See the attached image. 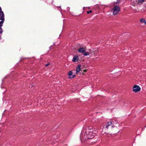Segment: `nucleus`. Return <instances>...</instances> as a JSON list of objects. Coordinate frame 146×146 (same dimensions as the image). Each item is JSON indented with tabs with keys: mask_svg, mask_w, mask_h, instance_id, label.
Returning <instances> with one entry per match:
<instances>
[{
	"mask_svg": "<svg viewBox=\"0 0 146 146\" xmlns=\"http://www.w3.org/2000/svg\"><path fill=\"white\" fill-rule=\"evenodd\" d=\"M72 71H69L68 73V74L70 76L69 77V78H73L75 77V75H72Z\"/></svg>",
	"mask_w": 146,
	"mask_h": 146,
	"instance_id": "obj_7",
	"label": "nucleus"
},
{
	"mask_svg": "<svg viewBox=\"0 0 146 146\" xmlns=\"http://www.w3.org/2000/svg\"><path fill=\"white\" fill-rule=\"evenodd\" d=\"M141 88L138 86L135 85L133 87V90L135 93L139 92Z\"/></svg>",
	"mask_w": 146,
	"mask_h": 146,
	"instance_id": "obj_5",
	"label": "nucleus"
},
{
	"mask_svg": "<svg viewBox=\"0 0 146 146\" xmlns=\"http://www.w3.org/2000/svg\"><path fill=\"white\" fill-rule=\"evenodd\" d=\"M93 131L92 127L89 126L86 127L81 133L80 136V138H83L85 140H86V138L91 139L93 138L94 135L92 133Z\"/></svg>",
	"mask_w": 146,
	"mask_h": 146,
	"instance_id": "obj_1",
	"label": "nucleus"
},
{
	"mask_svg": "<svg viewBox=\"0 0 146 146\" xmlns=\"http://www.w3.org/2000/svg\"><path fill=\"white\" fill-rule=\"evenodd\" d=\"M3 19H0V34L2 32V28L1 27L2 26V25L3 23Z\"/></svg>",
	"mask_w": 146,
	"mask_h": 146,
	"instance_id": "obj_8",
	"label": "nucleus"
},
{
	"mask_svg": "<svg viewBox=\"0 0 146 146\" xmlns=\"http://www.w3.org/2000/svg\"><path fill=\"white\" fill-rule=\"evenodd\" d=\"M81 65H78L76 67V73H78L79 72L80 70Z\"/></svg>",
	"mask_w": 146,
	"mask_h": 146,
	"instance_id": "obj_10",
	"label": "nucleus"
},
{
	"mask_svg": "<svg viewBox=\"0 0 146 146\" xmlns=\"http://www.w3.org/2000/svg\"><path fill=\"white\" fill-rule=\"evenodd\" d=\"M50 64V63L49 62H48L47 64H46L45 65V66L46 67H47V66H48V65H49Z\"/></svg>",
	"mask_w": 146,
	"mask_h": 146,
	"instance_id": "obj_12",
	"label": "nucleus"
},
{
	"mask_svg": "<svg viewBox=\"0 0 146 146\" xmlns=\"http://www.w3.org/2000/svg\"><path fill=\"white\" fill-rule=\"evenodd\" d=\"M92 12V11L90 10L89 11H87V14H89L90 13H91Z\"/></svg>",
	"mask_w": 146,
	"mask_h": 146,
	"instance_id": "obj_13",
	"label": "nucleus"
},
{
	"mask_svg": "<svg viewBox=\"0 0 146 146\" xmlns=\"http://www.w3.org/2000/svg\"><path fill=\"white\" fill-rule=\"evenodd\" d=\"M83 71H84V72H86L87 70H84Z\"/></svg>",
	"mask_w": 146,
	"mask_h": 146,
	"instance_id": "obj_14",
	"label": "nucleus"
},
{
	"mask_svg": "<svg viewBox=\"0 0 146 146\" xmlns=\"http://www.w3.org/2000/svg\"><path fill=\"white\" fill-rule=\"evenodd\" d=\"M86 46H80L78 49V51L79 53L83 54V55H89L90 54H98V51L97 50H90L89 51H86Z\"/></svg>",
	"mask_w": 146,
	"mask_h": 146,
	"instance_id": "obj_2",
	"label": "nucleus"
},
{
	"mask_svg": "<svg viewBox=\"0 0 146 146\" xmlns=\"http://www.w3.org/2000/svg\"><path fill=\"white\" fill-rule=\"evenodd\" d=\"M0 19H3V22L4 20V14L3 12L1 11H0Z\"/></svg>",
	"mask_w": 146,
	"mask_h": 146,
	"instance_id": "obj_9",
	"label": "nucleus"
},
{
	"mask_svg": "<svg viewBox=\"0 0 146 146\" xmlns=\"http://www.w3.org/2000/svg\"><path fill=\"white\" fill-rule=\"evenodd\" d=\"M117 3H114V6L112 10L113 11V14L114 15H117L120 11V8L118 6H115Z\"/></svg>",
	"mask_w": 146,
	"mask_h": 146,
	"instance_id": "obj_4",
	"label": "nucleus"
},
{
	"mask_svg": "<svg viewBox=\"0 0 146 146\" xmlns=\"http://www.w3.org/2000/svg\"><path fill=\"white\" fill-rule=\"evenodd\" d=\"M2 11V9H1V8L0 7V11Z\"/></svg>",
	"mask_w": 146,
	"mask_h": 146,
	"instance_id": "obj_15",
	"label": "nucleus"
},
{
	"mask_svg": "<svg viewBox=\"0 0 146 146\" xmlns=\"http://www.w3.org/2000/svg\"><path fill=\"white\" fill-rule=\"evenodd\" d=\"M144 0H139V3H142L144 1Z\"/></svg>",
	"mask_w": 146,
	"mask_h": 146,
	"instance_id": "obj_11",
	"label": "nucleus"
},
{
	"mask_svg": "<svg viewBox=\"0 0 146 146\" xmlns=\"http://www.w3.org/2000/svg\"><path fill=\"white\" fill-rule=\"evenodd\" d=\"M117 122L115 120H110L109 122L107 123L106 125H104L103 126V129H108L109 127L111 125H113L111 126L112 128H113L115 127V126L113 125L114 124H116L117 123Z\"/></svg>",
	"mask_w": 146,
	"mask_h": 146,
	"instance_id": "obj_3",
	"label": "nucleus"
},
{
	"mask_svg": "<svg viewBox=\"0 0 146 146\" xmlns=\"http://www.w3.org/2000/svg\"><path fill=\"white\" fill-rule=\"evenodd\" d=\"M79 59V57L78 55H75L72 59V61L74 62H76Z\"/></svg>",
	"mask_w": 146,
	"mask_h": 146,
	"instance_id": "obj_6",
	"label": "nucleus"
}]
</instances>
